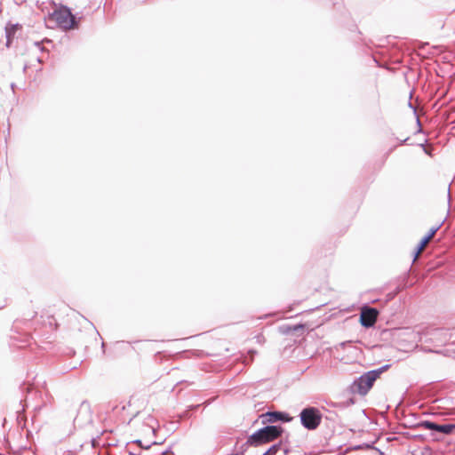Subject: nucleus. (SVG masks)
I'll use <instances>...</instances> for the list:
<instances>
[{"label":"nucleus","instance_id":"f257e3e1","mask_svg":"<svg viewBox=\"0 0 455 455\" xmlns=\"http://www.w3.org/2000/svg\"><path fill=\"white\" fill-rule=\"evenodd\" d=\"M283 433L281 426H267L252 434L247 441L251 446H259L277 439Z\"/></svg>","mask_w":455,"mask_h":455},{"label":"nucleus","instance_id":"f03ea898","mask_svg":"<svg viewBox=\"0 0 455 455\" xmlns=\"http://www.w3.org/2000/svg\"><path fill=\"white\" fill-rule=\"evenodd\" d=\"M299 417L302 426L308 430L316 429L322 421V414L315 407L305 408L301 411Z\"/></svg>","mask_w":455,"mask_h":455},{"label":"nucleus","instance_id":"7ed1b4c3","mask_svg":"<svg viewBox=\"0 0 455 455\" xmlns=\"http://www.w3.org/2000/svg\"><path fill=\"white\" fill-rule=\"evenodd\" d=\"M382 370L380 371H371L367 373L362 375L354 383L355 391L358 394L364 395L368 393V391L372 387L375 380L379 377Z\"/></svg>","mask_w":455,"mask_h":455},{"label":"nucleus","instance_id":"20e7f679","mask_svg":"<svg viewBox=\"0 0 455 455\" xmlns=\"http://www.w3.org/2000/svg\"><path fill=\"white\" fill-rule=\"evenodd\" d=\"M52 20L63 29L74 28L76 25L75 17L67 8H61L54 11L52 14Z\"/></svg>","mask_w":455,"mask_h":455},{"label":"nucleus","instance_id":"39448f33","mask_svg":"<svg viewBox=\"0 0 455 455\" xmlns=\"http://www.w3.org/2000/svg\"><path fill=\"white\" fill-rule=\"evenodd\" d=\"M379 315V311L376 308L363 307L360 313V323L364 327H371L375 324Z\"/></svg>","mask_w":455,"mask_h":455},{"label":"nucleus","instance_id":"423d86ee","mask_svg":"<svg viewBox=\"0 0 455 455\" xmlns=\"http://www.w3.org/2000/svg\"><path fill=\"white\" fill-rule=\"evenodd\" d=\"M421 426L426 429L435 430L446 435L451 434L455 429L454 425H438L431 421H424Z\"/></svg>","mask_w":455,"mask_h":455},{"label":"nucleus","instance_id":"0eeeda50","mask_svg":"<svg viewBox=\"0 0 455 455\" xmlns=\"http://www.w3.org/2000/svg\"><path fill=\"white\" fill-rule=\"evenodd\" d=\"M438 228H439L438 227L432 228L430 230L429 234L421 240V242L419 244V246L417 248V251L415 252V256H414L413 261H416L418 259L419 255L423 252V251L426 249V247L427 246L429 242L435 236V235L436 231L438 230Z\"/></svg>","mask_w":455,"mask_h":455},{"label":"nucleus","instance_id":"6e6552de","mask_svg":"<svg viewBox=\"0 0 455 455\" xmlns=\"http://www.w3.org/2000/svg\"><path fill=\"white\" fill-rule=\"evenodd\" d=\"M261 417L263 419V423L284 420V415L281 412H267L266 414H263Z\"/></svg>","mask_w":455,"mask_h":455},{"label":"nucleus","instance_id":"1a4fd4ad","mask_svg":"<svg viewBox=\"0 0 455 455\" xmlns=\"http://www.w3.org/2000/svg\"><path fill=\"white\" fill-rule=\"evenodd\" d=\"M21 26L19 24H8L6 26V35H7V44H10L11 40L14 37V35L17 30L20 29Z\"/></svg>","mask_w":455,"mask_h":455},{"label":"nucleus","instance_id":"9d476101","mask_svg":"<svg viewBox=\"0 0 455 455\" xmlns=\"http://www.w3.org/2000/svg\"><path fill=\"white\" fill-rule=\"evenodd\" d=\"M278 451V446L274 445L268 449L263 455H275Z\"/></svg>","mask_w":455,"mask_h":455},{"label":"nucleus","instance_id":"9b49d317","mask_svg":"<svg viewBox=\"0 0 455 455\" xmlns=\"http://www.w3.org/2000/svg\"><path fill=\"white\" fill-rule=\"evenodd\" d=\"M142 432L145 435H152V434L154 433V427L151 426H148L142 430Z\"/></svg>","mask_w":455,"mask_h":455},{"label":"nucleus","instance_id":"f8f14e48","mask_svg":"<svg viewBox=\"0 0 455 455\" xmlns=\"http://www.w3.org/2000/svg\"><path fill=\"white\" fill-rule=\"evenodd\" d=\"M137 443L141 445V440H138Z\"/></svg>","mask_w":455,"mask_h":455}]
</instances>
